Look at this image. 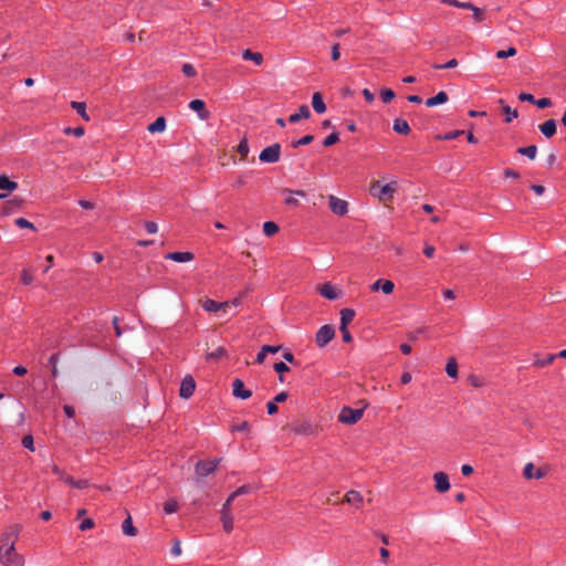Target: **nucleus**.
Listing matches in <instances>:
<instances>
[{"label":"nucleus","instance_id":"58","mask_svg":"<svg viewBox=\"0 0 566 566\" xmlns=\"http://www.w3.org/2000/svg\"><path fill=\"white\" fill-rule=\"evenodd\" d=\"M503 175L505 178H512V179H518L520 178V174L514 170V169H511V168H507L503 171Z\"/></svg>","mask_w":566,"mask_h":566},{"label":"nucleus","instance_id":"33","mask_svg":"<svg viewBox=\"0 0 566 566\" xmlns=\"http://www.w3.org/2000/svg\"><path fill=\"white\" fill-rule=\"evenodd\" d=\"M263 232L266 237H272L279 232V227L273 221H266L263 223Z\"/></svg>","mask_w":566,"mask_h":566},{"label":"nucleus","instance_id":"22","mask_svg":"<svg viewBox=\"0 0 566 566\" xmlns=\"http://www.w3.org/2000/svg\"><path fill=\"white\" fill-rule=\"evenodd\" d=\"M448 99H449L448 94L446 92L441 91L437 95L429 97L426 101V105L428 107H433V106H437L440 104H444L446 102H448Z\"/></svg>","mask_w":566,"mask_h":566},{"label":"nucleus","instance_id":"26","mask_svg":"<svg viewBox=\"0 0 566 566\" xmlns=\"http://www.w3.org/2000/svg\"><path fill=\"white\" fill-rule=\"evenodd\" d=\"M221 523L224 532L230 533L233 530V515L232 512H220Z\"/></svg>","mask_w":566,"mask_h":566},{"label":"nucleus","instance_id":"20","mask_svg":"<svg viewBox=\"0 0 566 566\" xmlns=\"http://www.w3.org/2000/svg\"><path fill=\"white\" fill-rule=\"evenodd\" d=\"M345 502L356 507H360L363 504V495L358 491L350 490L345 495Z\"/></svg>","mask_w":566,"mask_h":566},{"label":"nucleus","instance_id":"13","mask_svg":"<svg viewBox=\"0 0 566 566\" xmlns=\"http://www.w3.org/2000/svg\"><path fill=\"white\" fill-rule=\"evenodd\" d=\"M189 108L196 112L201 120H207L210 117V112L206 108V103L202 99H192L189 103Z\"/></svg>","mask_w":566,"mask_h":566},{"label":"nucleus","instance_id":"17","mask_svg":"<svg viewBox=\"0 0 566 566\" xmlns=\"http://www.w3.org/2000/svg\"><path fill=\"white\" fill-rule=\"evenodd\" d=\"M195 258L193 253L191 252H170L166 254L167 260H171L175 262H190Z\"/></svg>","mask_w":566,"mask_h":566},{"label":"nucleus","instance_id":"56","mask_svg":"<svg viewBox=\"0 0 566 566\" xmlns=\"http://www.w3.org/2000/svg\"><path fill=\"white\" fill-rule=\"evenodd\" d=\"M224 354H226L224 348L219 347L216 352L208 354L207 358L208 359H218V358L222 357Z\"/></svg>","mask_w":566,"mask_h":566},{"label":"nucleus","instance_id":"37","mask_svg":"<svg viewBox=\"0 0 566 566\" xmlns=\"http://www.w3.org/2000/svg\"><path fill=\"white\" fill-rule=\"evenodd\" d=\"M440 2L448 4V6L459 8V9H463V10H467L468 8H470V2H463V1H459V0H440Z\"/></svg>","mask_w":566,"mask_h":566},{"label":"nucleus","instance_id":"35","mask_svg":"<svg viewBox=\"0 0 566 566\" xmlns=\"http://www.w3.org/2000/svg\"><path fill=\"white\" fill-rule=\"evenodd\" d=\"M517 151L521 155H524V156L528 157L530 159H534L536 157V154H537V147L535 145H531V146H527V147H521V148L517 149Z\"/></svg>","mask_w":566,"mask_h":566},{"label":"nucleus","instance_id":"40","mask_svg":"<svg viewBox=\"0 0 566 566\" xmlns=\"http://www.w3.org/2000/svg\"><path fill=\"white\" fill-rule=\"evenodd\" d=\"M179 509V505L176 500H169L164 504V511L166 514H172L177 512Z\"/></svg>","mask_w":566,"mask_h":566},{"label":"nucleus","instance_id":"7","mask_svg":"<svg viewBox=\"0 0 566 566\" xmlns=\"http://www.w3.org/2000/svg\"><path fill=\"white\" fill-rule=\"evenodd\" d=\"M219 461L220 460L218 459L209 461H199L196 464V473L201 478L208 476L218 468Z\"/></svg>","mask_w":566,"mask_h":566},{"label":"nucleus","instance_id":"44","mask_svg":"<svg viewBox=\"0 0 566 566\" xmlns=\"http://www.w3.org/2000/svg\"><path fill=\"white\" fill-rule=\"evenodd\" d=\"M14 223H15L17 227H19L21 229L35 230L34 224L32 222H30L29 220L24 219V218L15 219Z\"/></svg>","mask_w":566,"mask_h":566},{"label":"nucleus","instance_id":"55","mask_svg":"<svg viewBox=\"0 0 566 566\" xmlns=\"http://www.w3.org/2000/svg\"><path fill=\"white\" fill-rule=\"evenodd\" d=\"M274 370L279 374H283V373H286L290 370V368L287 367V365L283 361H280V363H275L274 366H273Z\"/></svg>","mask_w":566,"mask_h":566},{"label":"nucleus","instance_id":"30","mask_svg":"<svg viewBox=\"0 0 566 566\" xmlns=\"http://www.w3.org/2000/svg\"><path fill=\"white\" fill-rule=\"evenodd\" d=\"M18 188V184L15 181L10 180L7 176H0V189L7 190L9 192L14 191Z\"/></svg>","mask_w":566,"mask_h":566},{"label":"nucleus","instance_id":"53","mask_svg":"<svg viewBox=\"0 0 566 566\" xmlns=\"http://www.w3.org/2000/svg\"><path fill=\"white\" fill-rule=\"evenodd\" d=\"M250 424L248 421H242L240 423L232 426V431H249Z\"/></svg>","mask_w":566,"mask_h":566},{"label":"nucleus","instance_id":"52","mask_svg":"<svg viewBox=\"0 0 566 566\" xmlns=\"http://www.w3.org/2000/svg\"><path fill=\"white\" fill-rule=\"evenodd\" d=\"M534 104H536L538 108H546L552 106V101L548 97H543L539 99H535Z\"/></svg>","mask_w":566,"mask_h":566},{"label":"nucleus","instance_id":"6","mask_svg":"<svg viewBox=\"0 0 566 566\" xmlns=\"http://www.w3.org/2000/svg\"><path fill=\"white\" fill-rule=\"evenodd\" d=\"M328 205L331 211L336 216L343 217L348 212V202L334 195L328 196Z\"/></svg>","mask_w":566,"mask_h":566},{"label":"nucleus","instance_id":"8","mask_svg":"<svg viewBox=\"0 0 566 566\" xmlns=\"http://www.w3.org/2000/svg\"><path fill=\"white\" fill-rule=\"evenodd\" d=\"M196 389L195 379L191 376H186L180 384L179 395L182 399L190 398Z\"/></svg>","mask_w":566,"mask_h":566},{"label":"nucleus","instance_id":"14","mask_svg":"<svg viewBox=\"0 0 566 566\" xmlns=\"http://www.w3.org/2000/svg\"><path fill=\"white\" fill-rule=\"evenodd\" d=\"M370 291L373 292H378V291H381L384 294H391L394 292V289H395V284L392 281L390 280H382V279H379L377 281H375L370 286H369Z\"/></svg>","mask_w":566,"mask_h":566},{"label":"nucleus","instance_id":"51","mask_svg":"<svg viewBox=\"0 0 566 566\" xmlns=\"http://www.w3.org/2000/svg\"><path fill=\"white\" fill-rule=\"evenodd\" d=\"M22 444L25 449H29L30 451H34V443L32 436L28 434L24 436L22 439Z\"/></svg>","mask_w":566,"mask_h":566},{"label":"nucleus","instance_id":"23","mask_svg":"<svg viewBox=\"0 0 566 566\" xmlns=\"http://www.w3.org/2000/svg\"><path fill=\"white\" fill-rule=\"evenodd\" d=\"M392 129L400 135H408L410 133V126L408 122L402 118H396L394 120Z\"/></svg>","mask_w":566,"mask_h":566},{"label":"nucleus","instance_id":"4","mask_svg":"<svg viewBox=\"0 0 566 566\" xmlns=\"http://www.w3.org/2000/svg\"><path fill=\"white\" fill-rule=\"evenodd\" d=\"M280 155H281V146H280V144L275 143V144H272L271 146L264 148L260 153L259 159L262 163L274 164L280 160Z\"/></svg>","mask_w":566,"mask_h":566},{"label":"nucleus","instance_id":"47","mask_svg":"<svg viewBox=\"0 0 566 566\" xmlns=\"http://www.w3.org/2000/svg\"><path fill=\"white\" fill-rule=\"evenodd\" d=\"M339 140V136L337 133H332L329 134L325 139H324V143L323 145L328 147V146H332L334 144H336L337 142Z\"/></svg>","mask_w":566,"mask_h":566},{"label":"nucleus","instance_id":"32","mask_svg":"<svg viewBox=\"0 0 566 566\" xmlns=\"http://www.w3.org/2000/svg\"><path fill=\"white\" fill-rule=\"evenodd\" d=\"M446 373L451 378L458 377V365L454 358H449L446 365Z\"/></svg>","mask_w":566,"mask_h":566},{"label":"nucleus","instance_id":"24","mask_svg":"<svg viewBox=\"0 0 566 566\" xmlns=\"http://www.w3.org/2000/svg\"><path fill=\"white\" fill-rule=\"evenodd\" d=\"M310 117H311V111H310L308 106L307 105H302L298 108V113L292 114L289 117V122L290 123H296V122H298L302 118L307 119Z\"/></svg>","mask_w":566,"mask_h":566},{"label":"nucleus","instance_id":"50","mask_svg":"<svg viewBox=\"0 0 566 566\" xmlns=\"http://www.w3.org/2000/svg\"><path fill=\"white\" fill-rule=\"evenodd\" d=\"M51 470L61 481L67 475L66 472L56 464H52Z\"/></svg>","mask_w":566,"mask_h":566},{"label":"nucleus","instance_id":"36","mask_svg":"<svg viewBox=\"0 0 566 566\" xmlns=\"http://www.w3.org/2000/svg\"><path fill=\"white\" fill-rule=\"evenodd\" d=\"M21 207V200L20 199H11L9 201L6 202L4 207H3V212L4 213H11L14 209H19Z\"/></svg>","mask_w":566,"mask_h":566},{"label":"nucleus","instance_id":"57","mask_svg":"<svg viewBox=\"0 0 566 566\" xmlns=\"http://www.w3.org/2000/svg\"><path fill=\"white\" fill-rule=\"evenodd\" d=\"M339 56H340L339 44L335 43L331 50V57L333 61H337L339 59Z\"/></svg>","mask_w":566,"mask_h":566},{"label":"nucleus","instance_id":"49","mask_svg":"<svg viewBox=\"0 0 566 566\" xmlns=\"http://www.w3.org/2000/svg\"><path fill=\"white\" fill-rule=\"evenodd\" d=\"M182 72L188 77H193L197 74L195 67L190 63H185L182 65Z\"/></svg>","mask_w":566,"mask_h":566},{"label":"nucleus","instance_id":"59","mask_svg":"<svg viewBox=\"0 0 566 566\" xmlns=\"http://www.w3.org/2000/svg\"><path fill=\"white\" fill-rule=\"evenodd\" d=\"M518 99H520L521 102L535 103V98H534V96H533L531 93H525V92L521 93V94L518 95Z\"/></svg>","mask_w":566,"mask_h":566},{"label":"nucleus","instance_id":"41","mask_svg":"<svg viewBox=\"0 0 566 566\" xmlns=\"http://www.w3.org/2000/svg\"><path fill=\"white\" fill-rule=\"evenodd\" d=\"M313 139H314L313 135H306L297 140L292 142L291 146L293 148H297L300 146L308 145L310 143L313 142Z\"/></svg>","mask_w":566,"mask_h":566},{"label":"nucleus","instance_id":"28","mask_svg":"<svg viewBox=\"0 0 566 566\" xmlns=\"http://www.w3.org/2000/svg\"><path fill=\"white\" fill-rule=\"evenodd\" d=\"M122 531L127 536H135L137 534V530L133 525V521L130 515H128L122 524Z\"/></svg>","mask_w":566,"mask_h":566},{"label":"nucleus","instance_id":"25","mask_svg":"<svg viewBox=\"0 0 566 566\" xmlns=\"http://www.w3.org/2000/svg\"><path fill=\"white\" fill-rule=\"evenodd\" d=\"M355 317V312L354 310H350V308H343L340 311V326H339V329H345V327H347V325L349 323H352V321L354 319Z\"/></svg>","mask_w":566,"mask_h":566},{"label":"nucleus","instance_id":"64","mask_svg":"<svg viewBox=\"0 0 566 566\" xmlns=\"http://www.w3.org/2000/svg\"><path fill=\"white\" fill-rule=\"evenodd\" d=\"M287 397H289L287 392H285V391H281V392H279V394L274 397L273 401H275V403H277V402H284V401L287 399Z\"/></svg>","mask_w":566,"mask_h":566},{"label":"nucleus","instance_id":"27","mask_svg":"<svg viewBox=\"0 0 566 566\" xmlns=\"http://www.w3.org/2000/svg\"><path fill=\"white\" fill-rule=\"evenodd\" d=\"M148 132L151 134L163 133L166 129V119L158 117L154 123L148 126Z\"/></svg>","mask_w":566,"mask_h":566},{"label":"nucleus","instance_id":"5","mask_svg":"<svg viewBox=\"0 0 566 566\" xmlns=\"http://www.w3.org/2000/svg\"><path fill=\"white\" fill-rule=\"evenodd\" d=\"M334 337V327L331 325H324L317 331L315 342L318 347H325Z\"/></svg>","mask_w":566,"mask_h":566},{"label":"nucleus","instance_id":"19","mask_svg":"<svg viewBox=\"0 0 566 566\" xmlns=\"http://www.w3.org/2000/svg\"><path fill=\"white\" fill-rule=\"evenodd\" d=\"M467 10L471 11L472 21L474 23H481V22L485 21L486 13H485L484 9H481L476 6H474L472 2H470V8H468Z\"/></svg>","mask_w":566,"mask_h":566},{"label":"nucleus","instance_id":"34","mask_svg":"<svg viewBox=\"0 0 566 566\" xmlns=\"http://www.w3.org/2000/svg\"><path fill=\"white\" fill-rule=\"evenodd\" d=\"M295 196L305 197V192L303 190L289 191V196L285 198V203L290 206H297L298 201Z\"/></svg>","mask_w":566,"mask_h":566},{"label":"nucleus","instance_id":"42","mask_svg":"<svg viewBox=\"0 0 566 566\" xmlns=\"http://www.w3.org/2000/svg\"><path fill=\"white\" fill-rule=\"evenodd\" d=\"M516 54V49L514 46H510L506 50H500L496 52L497 59H506L514 56Z\"/></svg>","mask_w":566,"mask_h":566},{"label":"nucleus","instance_id":"3","mask_svg":"<svg viewBox=\"0 0 566 566\" xmlns=\"http://www.w3.org/2000/svg\"><path fill=\"white\" fill-rule=\"evenodd\" d=\"M366 407L367 403H365L364 407L359 409H353L348 406H344L338 413V421L348 426L356 424L363 418Z\"/></svg>","mask_w":566,"mask_h":566},{"label":"nucleus","instance_id":"9","mask_svg":"<svg viewBox=\"0 0 566 566\" xmlns=\"http://www.w3.org/2000/svg\"><path fill=\"white\" fill-rule=\"evenodd\" d=\"M318 293L324 298L334 301L340 297L342 293L331 283L326 282L317 287Z\"/></svg>","mask_w":566,"mask_h":566},{"label":"nucleus","instance_id":"11","mask_svg":"<svg viewBox=\"0 0 566 566\" xmlns=\"http://www.w3.org/2000/svg\"><path fill=\"white\" fill-rule=\"evenodd\" d=\"M293 431L301 436H316L318 433V427L311 421H303L293 427Z\"/></svg>","mask_w":566,"mask_h":566},{"label":"nucleus","instance_id":"31","mask_svg":"<svg viewBox=\"0 0 566 566\" xmlns=\"http://www.w3.org/2000/svg\"><path fill=\"white\" fill-rule=\"evenodd\" d=\"M71 107L77 112V114L86 122L90 120V116L86 113V105L83 102H72Z\"/></svg>","mask_w":566,"mask_h":566},{"label":"nucleus","instance_id":"16","mask_svg":"<svg viewBox=\"0 0 566 566\" xmlns=\"http://www.w3.org/2000/svg\"><path fill=\"white\" fill-rule=\"evenodd\" d=\"M230 306V303L229 302H217L214 300H211V298H207L203 303H202V307L206 312H209V313H214V312H218V311H224L226 312V308Z\"/></svg>","mask_w":566,"mask_h":566},{"label":"nucleus","instance_id":"2","mask_svg":"<svg viewBox=\"0 0 566 566\" xmlns=\"http://www.w3.org/2000/svg\"><path fill=\"white\" fill-rule=\"evenodd\" d=\"M398 190V181L391 180L386 185H380V181H374L370 186L369 193L377 198L379 201L385 202L394 198Z\"/></svg>","mask_w":566,"mask_h":566},{"label":"nucleus","instance_id":"54","mask_svg":"<svg viewBox=\"0 0 566 566\" xmlns=\"http://www.w3.org/2000/svg\"><path fill=\"white\" fill-rule=\"evenodd\" d=\"M145 229L148 233L154 234L158 231V224L154 221H147L145 223Z\"/></svg>","mask_w":566,"mask_h":566},{"label":"nucleus","instance_id":"15","mask_svg":"<svg viewBox=\"0 0 566 566\" xmlns=\"http://www.w3.org/2000/svg\"><path fill=\"white\" fill-rule=\"evenodd\" d=\"M232 394L240 399H248L252 395L251 390L245 389L243 381L239 378L232 381Z\"/></svg>","mask_w":566,"mask_h":566},{"label":"nucleus","instance_id":"60","mask_svg":"<svg viewBox=\"0 0 566 566\" xmlns=\"http://www.w3.org/2000/svg\"><path fill=\"white\" fill-rule=\"evenodd\" d=\"M434 252H436V249L433 245L431 244H424V248H423V254L427 256V258H433L434 256Z\"/></svg>","mask_w":566,"mask_h":566},{"label":"nucleus","instance_id":"63","mask_svg":"<svg viewBox=\"0 0 566 566\" xmlns=\"http://www.w3.org/2000/svg\"><path fill=\"white\" fill-rule=\"evenodd\" d=\"M266 409H268V413L269 415H275L277 412V406L275 403V401H269L266 403Z\"/></svg>","mask_w":566,"mask_h":566},{"label":"nucleus","instance_id":"45","mask_svg":"<svg viewBox=\"0 0 566 566\" xmlns=\"http://www.w3.org/2000/svg\"><path fill=\"white\" fill-rule=\"evenodd\" d=\"M63 132L65 135H73L75 137H82L85 133L84 128L81 126L75 128L66 127Z\"/></svg>","mask_w":566,"mask_h":566},{"label":"nucleus","instance_id":"61","mask_svg":"<svg viewBox=\"0 0 566 566\" xmlns=\"http://www.w3.org/2000/svg\"><path fill=\"white\" fill-rule=\"evenodd\" d=\"M94 526V522L91 520V518H86L84 520L81 524H80V530L81 531H86V530H90Z\"/></svg>","mask_w":566,"mask_h":566},{"label":"nucleus","instance_id":"1","mask_svg":"<svg viewBox=\"0 0 566 566\" xmlns=\"http://www.w3.org/2000/svg\"><path fill=\"white\" fill-rule=\"evenodd\" d=\"M21 526L12 524L6 528L0 538V563L2 566H24L23 555L15 552V542L19 538Z\"/></svg>","mask_w":566,"mask_h":566},{"label":"nucleus","instance_id":"43","mask_svg":"<svg viewBox=\"0 0 566 566\" xmlns=\"http://www.w3.org/2000/svg\"><path fill=\"white\" fill-rule=\"evenodd\" d=\"M396 94L391 88H384L380 92V97L384 103H389L395 98Z\"/></svg>","mask_w":566,"mask_h":566},{"label":"nucleus","instance_id":"18","mask_svg":"<svg viewBox=\"0 0 566 566\" xmlns=\"http://www.w3.org/2000/svg\"><path fill=\"white\" fill-rule=\"evenodd\" d=\"M541 133L546 137L551 138L556 133V122L554 119H548L539 125Z\"/></svg>","mask_w":566,"mask_h":566},{"label":"nucleus","instance_id":"46","mask_svg":"<svg viewBox=\"0 0 566 566\" xmlns=\"http://www.w3.org/2000/svg\"><path fill=\"white\" fill-rule=\"evenodd\" d=\"M455 66H458V61L455 59H451L450 61H448L444 64H434L433 69H436V70L454 69Z\"/></svg>","mask_w":566,"mask_h":566},{"label":"nucleus","instance_id":"48","mask_svg":"<svg viewBox=\"0 0 566 566\" xmlns=\"http://www.w3.org/2000/svg\"><path fill=\"white\" fill-rule=\"evenodd\" d=\"M21 282L24 285H30L33 282V276L29 270H23L21 272Z\"/></svg>","mask_w":566,"mask_h":566},{"label":"nucleus","instance_id":"21","mask_svg":"<svg viewBox=\"0 0 566 566\" xmlns=\"http://www.w3.org/2000/svg\"><path fill=\"white\" fill-rule=\"evenodd\" d=\"M312 106L317 114H323L326 112V105L323 101V96L321 95V93L316 92L313 94Z\"/></svg>","mask_w":566,"mask_h":566},{"label":"nucleus","instance_id":"62","mask_svg":"<svg viewBox=\"0 0 566 566\" xmlns=\"http://www.w3.org/2000/svg\"><path fill=\"white\" fill-rule=\"evenodd\" d=\"M181 554V546L179 541H175L174 545L171 547V555L172 556H179Z\"/></svg>","mask_w":566,"mask_h":566},{"label":"nucleus","instance_id":"10","mask_svg":"<svg viewBox=\"0 0 566 566\" xmlns=\"http://www.w3.org/2000/svg\"><path fill=\"white\" fill-rule=\"evenodd\" d=\"M434 489L439 493H444L450 490L449 476L444 472H436L433 474Z\"/></svg>","mask_w":566,"mask_h":566},{"label":"nucleus","instance_id":"39","mask_svg":"<svg viewBox=\"0 0 566 566\" xmlns=\"http://www.w3.org/2000/svg\"><path fill=\"white\" fill-rule=\"evenodd\" d=\"M238 153L240 154L241 156V159H245V157L248 156L249 154V144H248V139L247 138H243L240 144L238 145Z\"/></svg>","mask_w":566,"mask_h":566},{"label":"nucleus","instance_id":"29","mask_svg":"<svg viewBox=\"0 0 566 566\" xmlns=\"http://www.w3.org/2000/svg\"><path fill=\"white\" fill-rule=\"evenodd\" d=\"M242 57L243 60L245 61H252L254 62L256 65H261L262 62H263V55L259 52H252L250 50H245L243 53H242Z\"/></svg>","mask_w":566,"mask_h":566},{"label":"nucleus","instance_id":"12","mask_svg":"<svg viewBox=\"0 0 566 566\" xmlns=\"http://www.w3.org/2000/svg\"><path fill=\"white\" fill-rule=\"evenodd\" d=\"M523 476L526 480H541L545 476V471L541 468H535L533 462H528L524 465Z\"/></svg>","mask_w":566,"mask_h":566},{"label":"nucleus","instance_id":"38","mask_svg":"<svg viewBox=\"0 0 566 566\" xmlns=\"http://www.w3.org/2000/svg\"><path fill=\"white\" fill-rule=\"evenodd\" d=\"M502 111L505 114V122L506 123H511L518 115L516 109H513V108H511L507 105H504Z\"/></svg>","mask_w":566,"mask_h":566}]
</instances>
